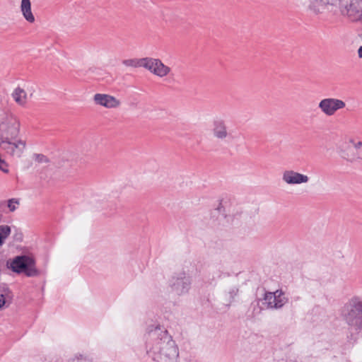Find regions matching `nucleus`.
<instances>
[{
	"label": "nucleus",
	"instance_id": "1",
	"mask_svg": "<svg viewBox=\"0 0 362 362\" xmlns=\"http://www.w3.org/2000/svg\"><path fill=\"white\" fill-rule=\"evenodd\" d=\"M21 131V121L9 112H0V148L13 157L20 158L26 148V141L17 139Z\"/></svg>",
	"mask_w": 362,
	"mask_h": 362
},
{
	"label": "nucleus",
	"instance_id": "2",
	"mask_svg": "<svg viewBox=\"0 0 362 362\" xmlns=\"http://www.w3.org/2000/svg\"><path fill=\"white\" fill-rule=\"evenodd\" d=\"M150 344L148 353L157 362H177L178 348L168 331L156 327L149 332Z\"/></svg>",
	"mask_w": 362,
	"mask_h": 362
},
{
	"label": "nucleus",
	"instance_id": "3",
	"mask_svg": "<svg viewBox=\"0 0 362 362\" xmlns=\"http://www.w3.org/2000/svg\"><path fill=\"white\" fill-rule=\"evenodd\" d=\"M343 316L351 329L360 331L362 329V299L351 298L344 307Z\"/></svg>",
	"mask_w": 362,
	"mask_h": 362
},
{
	"label": "nucleus",
	"instance_id": "4",
	"mask_svg": "<svg viewBox=\"0 0 362 362\" xmlns=\"http://www.w3.org/2000/svg\"><path fill=\"white\" fill-rule=\"evenodd\" d=\"M6 265L13 272L18 274L24 272L29 277L37 276L40 274L35 267V259L30 256H16L13 259L8 260Z\"/></svg>",
	"mask_w": 362,
	"mask_h": 362
},
{
	"label": "nucleus",
	"instance_id": "5",
	"mask_svg": "<svg viewBox=\"0 0 362 362\" xmlns=\"http://www.w3.org/2000/svg\"><path fill=\"white\" fill-rule=\"evenodd\" d=\"M337 14L340 13L351 22L362 23V0H339Z\"/></svg>",
	"mask_w": 362,
	"mask_h": 362
},
{
	"label": "nucleus",
	"instance_id": "6",
	"mask_svg": "<svg viewBox=\"0 0 362 362\" xmlns=\"http://www.w3.org/2000/svg\"><path fill=\"white\" fill-rule=\"evenodd\" d=\"M339 0H306L307 11L313 16H320L325 13L337 14V3Z\"/></svg>",
	"mask_w": 362,
	"mask_h": 362
},
{
	"label": "nucleus",
	"instance_id": "7",
	"mask_svg": "<svg viewBox=\"0 0 362 362\" xmlns=\"http://www.w3.org/2000/svg\"><path fill=\"white\" fill-rule=\"evenodd\" d=\"M191 284L190 276L183 270L175 273L169 280L170 291L176 296H182L188 293Z\"/></svg>",
	"mask_w": 362,
	"mask_h": 362
},
{
	"label": "nucleus",
	"instance_id": "8",
	"mask_svg": "<svg viewBox=\"0 0 362 362\" xmlns=\"http://www.w3.org/2000/svg\"><path fill=\"white\" fill-rule=\"evenodd\" d=\"M345 103L337 98H327L321 100L318 104V107L327 116L334 115L339 110L344 108Z\"/></svg>",
	"mask_w": 362,
	"mask_h": 362
},
{
	"label": "nucleus",
	"instance_id": "9",
	"mask_svg": "<svg viewBox=\"0 0 362 362\" xmlns=\"http://www.w3.org/2000/svg\"><path fill=\"white\" fill-rule=\"evenodd\" d=\"M263 300L268 309L281 308L288 301L281 290L265 293Z\"/></svg>",
	"mask_w": 362,
	"mask_h": 362
},
{
	"label": "nucleus",
	"instance_id": "10",
	"mask_svg": "<svg viewBox=\"0 0 362 362\" xmlns=\"http://www.w3.org/2000/svg\"><path fill=\"white\" fill-rule=\"evenodd\" d=\"M146 69L160 78L167 76L171 71V69L165 65L160 59L147 57Z\"/></svg>",
	"mask_w": 362,
	"mask_h": 362
},
{
	"label": "nucleus",
	"instance_id": "11",
	"mask_svg": "<svg viewBox=\"0 0 362 362\" xmlns=\"http://www.w3.org/2000/svg\"><path fill=\"white\" fill-rule=\"evenodd\" d=\"M282 180L286 185H295L308 183L310 177L293 170H286L282 173Z\"/></svg>",
	"mask_w": 362,
	"mask_h": 362
},
{
	"label": "nucleus",
	"instance_id": "12",
	"mask_svg": "<svg viewBox=\"0 0 362 362\" xmlns=\"http://www.w3.org/2000/svg\"><path fill=\"white\" fill-rule=\"evenodd\" d=\"M95 105L107 109L117 108L121 105V101L113 95L105 93H96L93 96Z\"/></svg>",
	"mask_w": 362,
	"mask_h": 362
},
{
	"label": "nucleus",
	"instance_id": "13",
	"mask_svg": "<svg viewBox=\"0 0 362 362\" xmlns=\"http://www.w3.org/2000/svg\"><path fill=\"white\" fill-rule=\"evenodd\" d=\"M212 134L215 139L221 141H226L231 136L226 122L222 119H216L214 120Z\"/></svg>",
	"mask_w": 362,
	"mask_h": 362
},
{
	"label": "nucleus",
	"instance_id": "14",
	"mask_svg": "<svg viewBox=\"0 0 362 362\" xmlns=\"http://www.w3.org/2000/svg\"><path fill=\"white\" fill-rule=\"evenodd\" d=\"M349 143L351 144L352 148L349 147L346 150L343 151L342 156L351 162L362 159V140L355 141L354 139H350Z\"/></svg>",
	"mask_w": 362,
	"mask_h": 362
},
{
	"label": "nucleus",
	"instance_id": "15",
	"mask_svg": "<svg viewBox=\"0 0 362 362\" xmlns=\"http://www.w3.org/2000/svg\"><path fill=\"white\" fill-rule=\"evenodd\" d=\"M20 10L26 21L30 23H33L35 21V16L32 11L30 0H21Z\"/></svg>",
	"mask_w": 362,
	"mask_h": 362
},
{
	"label": "nucleus",
	"instance_id": "16",
	"mask_svg": "<svg viewBox=\"0 0 362 362\" xmlns=\"http://www.w3.org/2000/svg\"><path fill=\"white\" fill-rule=\"evenodd\" d=\"M11 96L18 105L21 107H25L26 105L28 102V95L23 88L21 87L16 88L11 93Z\"/></svg>",
	"mask_w": 362,
	"mask_h": 362
},
{
	"label": "nucleus",
	"instance_id": "17",
	"mask_svg": "<svg viewBox=\"0 0 362 362\" xmlns=\"http://www.w3.org/2000/svg\"><path fill=\"white\" fill-rule=\"evenodd\" d=\"M147 57L141 59H129L123 60L122 64L130 67H144L146 69Z\"/></svg>",
	"mask_w": 362,
	"mask_h": 362
},
{
	"label": "nucleus",
	"instance_id": "18",
	"mask_svg": "<svg viewBox=\"0 0 362 362\" xmlns=\"http://www.w3.org/2000/svg\"><path fill=\"white\" fill-rule=\"evenodd\" d=\"M11 228L8 226H0V246L3 244L5 239L10 235Z\"/></svg>",
	"mask_w": 362,
	"mask_h": 362
},
{
	"label": "nucleus",
	"instance_id": "19",
	"mask_svg": "<svg viewBox=\"0 0 362 362\" xmlns=\"http://www.w3.org/2000/svg\"><path fill=\"white\" fill-rule=\"evenodd\" d=\"M33 158L37 163H47L49 162L47 156L41 153H35L33 154Z\"/></svg>",
	"mask_w": 362,
	"mask_h": 362
},
{
	"label": "nucleus",
	"instance_id": "20",
	"mask_svg": "<svg viewBox=\"0 0 362 362\" xmlns=\"http://www.w3.org/2000/svg\"><path fill=\"white\" fill-rule=\"evenodd\" d=\"M19 205V200L17 199H11L8 201V208L9 209V211L13 212L14 211L17 206Z\"/></svg>",
	"mask_w": 362,
	"mask_h": 362
},
{
	"label": "nucleus",
	"instance_id": "21",
	"mask_svg": "<svg viewBox=\"0 0 362 362\" xmlns=\"http://www.w3.org/2000/svg\"><path fill=\"white\" fill-rule=\"evenodd\" d=\"M9 303L6 300V297L4 294H0V310H2L4 306H8Z\"/></svg>",
	"mask_w": 362,
	"mask_h": 362
},
{
	"label": "nucleus",
	"instance_id": "22",
	"mask_svg": "<svg viewBox=\"0 0 362 362\" xmlns=\"http://www.w3.org/2000/svg\"><path fill=\"white\" fill-rule=\"evenodd\" d=\"M71 362H88V361L85 358H83L81 356V357L72 358L71 360Z\"/></svg>",
	"mask_w": 362,
	"mask_h": 362
},
{
	"label": "nucleus",
	"instance_id": "23",
	"mask_svg": "<svg viewBox=\"0 0 362 362\" xmlns=\"http://www.w3.org/2000/svg\"><path fill=\"white\" fill-rule=\"evenodd\" d=\"M238 292V289L237 288H233L230 291L229 294L231 298H233L234 296H235L237 295Z\"/></svg>",
	"mask_w": 362,
	"mask_h": 362
},
{
	"label": "nucleus",
	"instance_id": "24",
	"mask_svg": "<svg viewBox=\"0 0 362 362\" xmlns=\"http://www.w3.org/2000/svg\"><path fill=\"white\" fill-rule=\"evenodd\" d=\"M358 56L360 59H362V45L358 49Z\"/></svg>",
	"mask_w": 362,
	"mask_h": 362
}]
</instances>
